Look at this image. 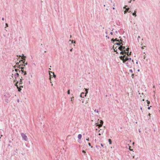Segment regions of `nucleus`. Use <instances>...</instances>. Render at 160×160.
I'll use <instances>...</instances> for the list:
<instances>
[{
    "label": "nucleus",
    "instance_id": "16",
    "mask_svg": "<svg viewBox=\"0 0 160 160\" xmlns=\"http://www.w3.org/2000/svg\"><path fill=\"white\" fill-rule=\"evenodd\" d=\"M5 100L7 103H8L9 100L8 99V98H6L5 99Z\"/></svg>",
    "mask_w": 160,
    "mask_h": 160
},
{
    "label": "nucleus",
    "instance_id": "46",
    "mask_svg": "<svg viewBox=\"0 0 160 160\" xmlns=\"http://www.w3.org/2000/svg\"><path fill=\"white\" fill-rule=\"evenodd\" d=\"M106 37H107L108 39H109V37H108L107 35L106 36Z\"/></svg>",
    "mask_w": 160,
    "mask_h": 160
},
{
    "label": "nucleus",
    "instance_id": "10",
    "mask_svg": "<svg viewBox=\"0 0 160 160\" xmlns=\"http://www.w3.org/2000/svg\"><path fill=\"white\" fill-rule=\"evenodd\" d=\"M24 68V67H21V68H20V69H21V70H19V72H21L22 74L23 73V69Z\"/></svg>",
    "mask_w": 160,
    "mask_h": 160
},
{
    "label": "nucleus",
    "instance_id": "6",
    "mask_svg": "<svg viewBox=\"0 0 160 160\" xmlns=\"http://www.w3.org/2000/svg\"><path fill=\"white\" fill-rule=\"evenodd\" d=\"M10 96H10V94H8V93H7L4 95V97L6 98H9L10 97Z\"/></svg>",
    "mask_w": 160,
    "mask_h": 160
},
{
    "label": "nucleus",
    "instance_id": "57",
    "mask_svg": "<svg viewBox=\"0 0 160 160\" xmlns=\"http://www.w3.org/2000/svg\"><path fill=\"white\" fill-rule=\"evenodd\" d=\"M146 47V46H143V47L142 48V49H144V47Z\"/></svg>",
    "mask_w": 160,
    "mask_h": 160
},
{
    "label": "nucleus",
    "instance_id": "50",
    "mask_svg": "<svg viewBox=\"0 0 160 160\" xmlns=\"http://www.w3.org/2000/svg\"><path fill=\"white\" fill-rule=\"evenodd\" d=\"M131 52H130L129 53H128L129 56H130L131 54Z\"/></svg>",
    "mask_w": 160,
    "mask_h": 160
},
{
    "label": "nucleus",
    "instance_id": "14",
    "mask_svg": "<svg viewBox=\"0 0 160 160\" xmlns=\"http://www.w3.org/2000/svg\"><path fill=\"white\" fill-rule=\"evenodd\" d=\"M136 11H135L134 12L132 13V15L133 16H134L135 17H136L137 16L136 13Z\"/></svg>",
    "mask_w": 160,
    "mask_h": 160
},
{
    "label": "nucleus",
    "instance_id": "55",
    "mask_svg": "<svg viewBox=\"0 0 160 160\" xmlns=\"http://www.w3.org/2000/svg\"><path fill=\"white\" fill-rule=\"evenodd\" d=\"M4 18H2V20H3V21H4Z\"/></svg>",
    "mask_w": 160,
    "mask_h": 160
},
{
    "label": "nucleus",
    "instance_id": "21",
    "mask_svg": "<svg viewBox=\"0 0 160 160\" xmlns=\"http://www.w3.org/2000/svg\"><path fill=\"white\" fill-rule=\"evenodd\" d=\"M116 44L117 45H118V46H121V43H120V42H118V43H117Z\"/></svg>",
    "mask_w": 160,
    "mask_h": 160
},
{
    "label": "nucleus",
    "instance_id": "39",
    "mask_svg": "<svg viewBox=\"0 0 160 160\" xmlns=\"http://www.w3.org/2000/svg\"><path fill=\"white\" fill-rule=\"evenodd\" d=\"M5 25H6V27H8V24L7 23H6Z\"/></svg>",
    "mask_w": 160,
    "mask_h": 160
},
{
    "label": "nucleus",
    "instance_id": "20",
    "mask_svg": "<svg viewBox=\"0 0 160 160\" xmlns=\"http://www.w3.org/2000/svg\"><path fill=\"white\" fill-rule=\"evenodd\" d=\"M108 142L110 144H112V140L111 139H108Z\"/></svg>",
    "mask_w": 160,
    "mask_h": 160
},
{
    "label": "nucleus",
    "instance_id": "36",
    "mask_svg": "<svg viewBox=\"0 0 160 160\" xmlns=\"http://www.w3.org/2000/svg\"><path fill=\"white\" fill-rule=\"evenodd\" d=\"M49 74H50L49 73ZM50 77H49V79L50 81H51V75L50 74Z\"/></svg>",
    "mask_w": 160,
    "mask_h": 160
},
{
    "label": "nucleus",
    "instance_id": "40",
    "mask_svg": "<svg viewBox=\"0 0 160 160\" xmlns=\"http://www.w3.org/2000/svg\"><path fill=\"white\" fill-rule=\"evenodd\" d=\"M86 140L87 141H89V138H87L86 139Z\"/></svg>",
    "mask_w": 160,
    "mask_h": 160
},
{
    "label": "nucleus",
    "instance_id": "44",
    "mask_svg": "<svg viewBox=\"0 0 160 160\" xmlns=\"http://www.w3.org/2000/svg\"><path fill=\"white\" fill-rule=\"evenodd\" d=\"M73 98H74V97H73L71 98V101H72V99Z\"/></svg>",
    "mask_w": 160,
    "mask_h": 160
},
{
    "label": "nucleus",
    "instance_id": "15",
    "mask_svg": "<svg viewBox=\"0 0 160 160\" xmlns=\"http://www.w3.org/2000/svg\"><path fill=\"white\" fill-rule=\"evenodd\" d=\"M51 72V73H52L53 74V77L54 78H56V76L54 74V73L53 72H49V73Z\"/></svg>",
    "mask_w": 160,
    "mask_h": 160
},
{
    "label": "nucleus",
    "instance_id": "11",
    "mask_svg": "<svg viewBox=\"0 0 160 160\" xmlns=\"http://www.w3.org/2000/svg\"><path fill=\"white\" fill-rule=\"evenodd\" d=\"M82 135L81 134H79L78 135V138L79 139H80L82 138Z\"/></svg>",
    "mask_w": 160,
    "mask_h": 160
},
{
    "label": "nucleus",
    "instance_id": "8",
    "mask_svg": "<svg viewBox=\"0 0 160 160\" xmlns=\"http://www.w3.org/2000/svg\"><path fill=\"white\" fill-rule=\"evenodd\" d=\"M126 56V55H123V56H120L119 57V58L121 60H122L124 58H125V57Z\"/></svg>",
    "mask_w": 160,
    "mask_h": 160
},
{
    "label": "nucleus",
    "instance_id": "59",
    "mask_svg": "<svg viewBox=\"0 0 160 160\" xmlns=\"http://www.w3.org/2000/svg\"><path fill=\"white\" fill-rule=\"evenodd\" d=\"M50 82L51 83V85H52V86H53V84L52 83V82L50 81Z\"/></svg>",
    "mask_w": 160,
    "mask_h": 160
},
{
    "label": "nucleus",
    "instance_id": "42",
    "mask_svg": "<svg viewBox=\"0 0 160 160\" xmlns=\"http://www.w3.org/2000/svg\"><path fill=\"white\" fill-rule=\"evenodd\" d=\"M82 152H83V153H86V152L85 151L83 150H82Z\"/></svg>",
    "mask_w": 160,
    "mask_h": 160
},
{
    "label": "nucleus",
    "instance_id": "62",
    "mask_svg": "<svg viewBox=\"0 0 160 160\" xmlns=\"http://www.w3.org/2000/svg\"><path fill=\"white\" fill-rule=\"evenodd\" d=\"M16 67H18L16 66H15L14 67V68H16Z\"/></svg>",
    "mask_w": 160,
    "mask_h": 160
},
{
    "label": "nucleus",
    "instance_id": "26",
    "mask_svg": "<svg viewBox=\"0 0 160 160\" xmlns=\"http://www.w3.org/2000/svg\"><path fill=\"white\" fill-rule=\"evenodd\" d=\"M122 61H123V63H125L126 61V60H125V58H124L122 60Z\"/></svg>",
    "mask_w": 160,
    "mask_h": 160
},
{
    "label": "nucleus",
    "instance_id": "51",
    "mask_svg": "<svg viewBox=\"0 0 160 160\" xmlns=\"http://www.w3.org/2000/svg\"><path fill=\"white\" fill-rule=\"evenodd\" d=\"M101 145L102 147H103V145L102 143L101 144Z\"/></svg>",
    "mask_w": 160,
    "mask_h": 160
},
{
    "label": "nucleus",
    "instance_id": "1",
    "mask_svg": "<svg viewBox=\"0 0 160 160\" xmlns=\"http://www.w3.org/2000/svg\"><path fill=\"white\" fill-rule=\"evenodd\" d=\"M21 134L23 139L25 141H28V138L25 134L23 133H21Z\"/></svg>",
    "mask_w": 160,
    "mask_h": 160
},
{
    "label": "nucleus",
    "instance_id": "28",
    "mask_svg": "<svg viewBox=\"0 0 160 160\" xmlns=\"http://www.w3.org/2000/svg\"><path fill=\"white\" fill-rule=\"evenodd\" d=\"M23 73H24L23 75H26L27 74V72H26V71H25V72H24V71H23Z\"/></svg>",
    "mask_w": 160,
    "mask_h": 160
},
{
    "label": "nucleus",
    "instance_id": "49",
    "mask_svg": "<svg viewBox=\"0 0 160 160\" xmlns=\"http://www.w3.org/2000/svg\"><path fill=\"white\" fill-rule=\"evenodd\" d=\"M107 34L108 33V31H107V30H106V32H105Z\"/></svg>",
    "mask_w": 160,
    "mask_h": 160
},
{
    "label": "nucleus",
    "instance_id": "3",
    "mask_svg": "<svg viewBox=\"0 0 160 160\" xmlns=\"http://www.w3.org/2000/svg\"><path fill=\"white\" fill-rule=\"evenodd\" d=\"M120 53L123 55H124V54H127V55L129 56L128 52H126L125 50L122 51L120 52Z\"/></svg>",
    "mask_w": 160,
    "mask_h": 160
},
{
    "label": "nucleus",
    "instance_id": "56",
    "mask_svg": "<svg viewBox=\"0 0 160 160\" xmlns=\"http://www.w3.org/2000/svg\"><path fill=\"white\" fill-rule=\"evenodd\" d=\"M131 60V58H129V61H130Z\"/></svg>",
    "mask_w": 160,
    "mask_h": 160
},
{
    "label": "nucleus",
    "instance_id": "54",
    "mask_svg": "<svg viewBox=\"0 0 160 160\" xmlns=\"http://www.w3.org/2000/svg\"><path fill=\"white\" fill-rule=\"evenodd\" d=\"M9 143H11L12 142V140H9Z\"/></svg>",
    "mask_w": 160,
    "mask_h": 160
},
{
    "label": "nucleus",
    "instance_id": "41",
    "mask_svg": "<svg viewBox=\"0 0 160 160\" xmlns=\"http://www.w3.org/2000/svg\"><path fill=\"white\" fill-rule=\"evenodd\" d=\"M18 69H15V71L16 72H18Z\"/></svg>",
    "mask_w": 160,
    "mask_h": 160
},
{
    "label": "nucleus",
    "instance_id": "24",
    "mask_svg": "<svg viewBox=\"0 0 160 160\" xmlns=\"http://www.w3.org/2000/svg\"><path fill=\"white\" fill-rule=\"evenodd\" d=\"M147 102L148 105V106L150 104V101H149L148 100H147Z\"/></svg>",
    "mask_w": 160,
    "mask_h": 160
},
{
    "label": "nucleus",
    "instance_id": "2",
    "mask_svg": "<svg viewBox=\"0 0 160 160\" xmlns=\"http://www.w3.org/2000/svg\"><path fill=\"white\" fill-rule=\"evenodd\" d=\"M21 61H22V60H20L19 62H17V63H16V64H17V65L18 66V68L20 69L21 67H22V66H25V64L23 65V64H19V63Z\"/></svg>",
    "mask_w": 160,
    "mask_h": 160
},
{
    "label": "nucleus",
    "instance_id": "18",
    "mask_svg": "<svg viewBox=\"0 0 160 160\" xmlns=\"http://www.w3.org/2000/svg\"><path fill=\"white\" fill-rule=\"evenodd\" d=\"M120 42V43H121V45H123V44H122V43L123 42V41L121 39L120 40H119V42Z\"/></svg>",
    "mask_w": 160,
    "mask_h": 160
},
{
    "label": "nucleus",
    "instance_id": "30",
    "mask_svg": "<svg viewBox=\"0 0 160 160\" xmlns=\"http://www.w3.org/2000/svg\"><path fill=\"white\" fill-rule=\"evenodd\" d=\"M84 94V93H83V92H82V93H81V95H80V97L82 98V95H83Z\"/></svg>",
    "mask_w": 160,
    "mask_h": 160
},
{
    "label": "nucleus",
    "instance_id": "12",
    "mask_svg": "<svg viewBox=\"0 0 160 160\" xmlns=\"http://www.w3.org/2000/svg\"><path fill=\"white\" fill-rule=\"evenodd\" d=\"M19 76V74L18 73H16L14 74V77L15 78H16L17 77H18Z\"/></svg>",
    "mask_w": 160,
    "mask_h": 160
},
{
    "label": "nucleus",
    "instance_id": "45",
    "mask_svg": "<svg viewBox=\"0 0 160 160\" xmlns=\"http://www.w3.org/2000/svg\"><path fill=\"white\" fill-rule=\"evenodd\" d=\"M88 145H89V146H91V144L90 143H88Z\"/></svg>",
    "mask_w": 160,
    "mask_h": 160
},
{
    "label": "nucleus",
    "instance_id": "31",
    "mask_svg": "<svg viewBox=\"0 0 160 160\" xmlns=\"http://www.w3.org/2000/svg\"><path fill=\"white\" fill-rule=\"evenodd\" d=\"M84 94V93H83V92H82V93H81V95H80V97L82 98V95H83Z\"/></svg>",
    "mask_w": 160,
    "mask_h": 160
},
{
    "label": "nucleus",
    "instance_id": "4",
    "mask_svg": "<svg viewBox=\"0 0 160 160\" xmlns=\"http://www.w3.org/2000/svg\"><path fill=\"white\" fill-rule=\"evenodd\" d=\"M18 82L17 81V82L15 85L17 86V87L18 89V91L19 92H20L21 91V89L20 88H19L18 87V86L17 85V84H18Z\"/></svg>",
    "mask_w": 160,
    "mask_h": 160
},
{
    "label": "nucleus",
    "instance_id": "38",
    "mask_svg": "<svg viewBox=\"0 0 160 160\" xmlns=\"http://www.w3.org/2000/svg\"><path fill=\"white\" fill-rule=\"evenodd\" d=\"M140 38V36H138V41H139V38Z\"/></svg>",
    "mask_w": 160,
    "mask_h": 160
},
{
    "label": "nucleus",
    "instance_id": "19",
    "mask_svg": "<svg viewBox=\"0 0 160 160\" xmlns=\"http://www.w3.org/2000/svg\"><path fill=\"white\" fill-rule=\"evenodd\" d=\"M125 60H126V61H128L129 60V58L125 56Z\"/></svg>",
    "mask_w": 160,
    "mask_h": 160
},
{
    "label": "nucleus",
    "instance_id": "29",
    "mask_svg": "<svg viewBox=\"0 0 160 160\" xmlns=\"http://www.w3.org/2000/svg\"><path fill=\"white\" fill-rule=\"evenodd\" d=\"M67 93L68 94H70V90H68V92H67Z\"/></svg>",
    "mask_w": 160,
    "mask_h": 160
},
{
    "label": "nucleus",
    "instance_id": "25",
    "mask_svg": "<svg viewBox=\"0 0 160 160\" xmlns=\"http://www.w3.org/2000/svg\"><path fill=\"white\" fill-rule=\"evenodd\" d=\"M94 112H97V113H98V114H99V111H98V110H97L96 109H95V110H94Z\"/></svg>",
    "mask_w": 160,
    "mask_h": 160
},
{
    "label": "nucleus",
    "instance_id": "37",
    "mask_svg": "<svg viewBox=\"0 0 160 160\" xmlns=\"http://www.w3.org/2000/svg\"><path fill=\"white\" fill-rule=\"evenodd\" d=\"M129 72H130L131 73H132L133 72L132 70V69L130 70H129Z\"/></svg>",
    "mask_w": 160,
    "mask_h": 160
},
{
    "label": "nucleus",
    "instance_id": "61",
    "mask_svg": "<svg viewBox=\"0 0 160 160\" xmlns=\"http://www.w3.org/2000/svg\"><path fill=\"white\" fill-rule=\"evenodd\" d=\"M24 64H25V65H27L28 64V63L27 62L25 63Z\"/></svg>",
    "mask_w": 160,
    "mask_h": 160
},
{
    "label": "nucleus",
    "instance_id": "7",
    "mask_svg": "<svg viewBox=\"0 0 160 160\" xmlns=\"http://www.w3.org/2000/svg\"><path fill=\"white\" fill-rule=\"evenodd\" d=\"M129 8H126L125 11H124V13L125 14L128 12H131V11H129Z\"/></svg>",
    "mask_w": 160,
    "mask_h": 160
},
{
    "label": "nucleus",
    "instance_id": "22",
    "mask_svg": "<svg viewBox=\"0 0 160 160\" xmlns=\"http://www.w3.org/2000/svg\"><path fill=\"white\" fill-rule=\"evenodd\" d=\"M22 79H22V78L20 79V84H22Z\"/></svg>",
    "mask_w": 160,
    "mask_h": 160
},
{
    "label": "nucleus",
    "instance_id": "52",
    "mask_svg": "<svg viewBox=\"0 0 160 160\" xmlns=\"http://www.w3.org/2000/svg\"><path fill=\"white\" fill-rule=\"evenodd\" d=\"M110 34L111 35H112L113 34V32H110Z\"/></svg>",
    "mask_w": 160,
    "mask_h": 160
},
{
    "label": "nucleus",
    "instance_id": "43",
    "mask_svg": "<svg viewBox=\"0 0 160 160\" xmlns=\"http://www.w3.org/2000/svg\"><path fill=\"white\" fill-rule=\"evenodd\" d=\"M151 107V106H150V107H149L148 108V109H150V107Z\"/></svg>",
    "mask_w": 160,
    "mask_h": 160
},
{
    "label": "nucleus",
    "instance_id": "34",
    "mask_svg": "<svg viewBox=\"0 0 160 160\" xmlns=\"http://www.w3.org/2000/svg\"><path fill=\"white\" fill-rule=\"evenodd\" d=\"M114 52H116L117 50V49L116 48H114Z\"/></svg>",
    "mask_w": 160,
    "mask_h": 160
},
{
    "label": "nucleus",
    "instance_id": "53",
    "mask_svg": "<svg viewBox=\"0 0 160 160\" xmlns=\"http://www.w3.org/2000/svg\"><path fill=\"white\" fill-rule=\"evenodd\" d=\"M72 49H73V48H72L71 49H70V51L71 52H72Z\"/></svg>",
    "mask_w": 160,
    "mask_h": 160
},
{
    "label": "nucleus",
    "instance_id": "32",
    "mask_svg": "<svg viewBox=\"0 0 160 160\" xmlns=\"http://www.w3.org/2000/svg\"><path fill=\"white\" fill-rule=\"evenodd\" d=\"M129 50V48H127L126 49L125 51H127V52H128Z\"/></svg>",
    "mask_w": 160,
    "mask_h": 160
},
{
    "label": "nucleus",
    "instance_id": "35",
    "mask_svg": "<svg viewBox=\"0 0 160 160\" xmlns=\"http://www.w3.org/2000/svg\"><path fill=\"white\" fill-rule=\"evenodd\" d=\"M127 7H128V6H125L124 7H123V8L124 9H126V8H126Z\"/></svg>",
    "mask_w": 160,
    "mask_h": 160
},
{
    "label": "nucleus",
    "instance_id": "47",
    "mask_svg": "<svg viewBox=\"0 0 160 160\" xmlns=\"http://www.w3.org/2000/svg\"><path fill=\"white\" fill-rule=\"evenodd\" d=\"M130 147H129V150H130V151H132V149H130Z\"/></svg>",
    "mask_w": 160,
    "mask_h": 160
},
{
    "label": "nucleus",
    "instance_id": "63",
    "mask_svg": "<svg viewBox=\"0 0 160 160\" xmlns=\"http://www.w3.org/2000/svg\"><path fill=\"white\" fill-rule=\"evenodd\" d=\"M20 88H22L23 86H20Z\"/></svg>",
    "mask_w": 160,
    "mask_h": 160
},
{
    "label": "nucleus",
    "instance_id": "9",
    "mask_svg": "<svg viewBox=\"0 0 160 160\" xmlns=\"http://www.w3.org/2000/svg\"><path fill=\"white\" fill-rule=\"evenodd\" d=\"M22 56L24 57V58L23 59V60L22 61H22L23 62V64H25V58H26V57L25 56H24V55L23 54H22Z\"/></svg>",
    "mask_w": 160,
    "mask_h": 160
},
{
    "label": "nucleus",
    "instance_id": "60",
    "mask_svg": "<svg viewBox=\"0 0 160 160\" xmlns=\"http://www.w3.org/2000/svg\"><path fill=\"white\" fill-rule=\"evenodd\" d=\"M17 57L19 56V57H21L22 56H21V55H19V56H18V55H17Z\"/></svg>",
    "mask_w": 160,
    "mask_h": 160
},
{
    "label": "nucleus",
    "instance_id": "33",
    "mask_svg": "<svg viewBox=\"0 0 160 160\" xmlns=\"http://www.w3.org/2000/svg\"><path fill=\"white\" fill-rule=\"evenodd\" d=\"M122 50H124V49H125V47H124V46H122Z\"/></svg>",
    "mask_w": 160,
    "mask_h": 160
},
{
    "label": "nucleus",
    "instance_id": "27",
    "mask_svg": "<svg viewBox=\"0 0 160 160\" xmlns=\"http://www.w3.org/2000/svg\"><path fill=\"white\" fill-rule=\"evenodd\" d=\"M115 41L119 42V39H118L117 38H116L115 39Z\"/></svg>",
    "mask_w": 160,
    "mask_h": 160
},
{
    "label": "nucleus",
    "instance_id": "58",
    "mask_svg": "<svg viewBox=\"0 0 160 160\" xmlns=\"http://www.w3.org/2000/svg\"><path fill=\"white\" fill-rule=\"evenodd\" d=\"M8 146L9 147H12V146L10 145V144H9Z\"/></svg>",
    "mask_w": 160,
    "mask_h": 160
},
{
    "label": "nucleus",
    "instance_id": "48",
    "mask_svg": "<svg viewBox=\"0 0 160 160\" xmlns=\"http://www.w3.org/2000/svg\"><path fill=\"white\" fill-rule=\"evenodd\" d=\"M70 41H71V43H72V44L73 43V40L71 41V40H70Z\"/></svg>",
    "mask_w": 160,
    "mask_h": 160
},
{
    "label": "nucleus",
    "instance_id": "13",
    "mask_svg": "<svg viewBox=\"0 0 160 160\" xmlns=\"http://www.w3.org/2000/svg\"><path fill=\"white\" fill-rule=\"evenodd\" d=\"M122 45H121L120 46V47H119L118 49H119V50H120V51H122Z\"/></svg>",
    "mask_w": 160,
    "mask_h": 160
},
{
    "label": "nucleus",
    "instance_id": "5",
    "mask_svg": "<svg viewBox=\"0 0 160 160\" xmlns=\"http://www.w3.org/2000/svg\"><path fill=\"white\" fill-rule=\"evenodd\" d=\"M100 124L98 125V126L99 127H101L102 126L103 122L102 120H100Z\"/></svg>",
    "mask_w": 160,
    "mask_h": 160
},
{
    "label": "nucleus",
    "instance_id": "64",
    "mask_svg": "<svg viewBox=\"0 0 160 160\" xmlns=\"http://www.w3.org/2000/svg\"><path fill=\"white\" fill-rule=\"evenodd\" d=\"M115 32H116V33H118V32H117V31H115Z\"/></svg>",
    "mask_w": 160,
    "mask_h": 160
},
{
    "label": "nucleus",
    "instance_id": "17",
    "mask_svg": "<svg viewBox=\"0 0 160 160\" xmlns=\"http://www.w3.org/2000/svg\"><path fill=\"white\" fill-rule=\"evenodd\" d=\"M88 89H85V91H86V92H85V96H86L87 94L88 93Z\"/></svg>",
    "mask_w": 160,
    "mask_h": 160
},
{
    "label": "nucleus",
    "instance_id": "23",
    "mask_svg": "<svg viewBox=\"0 0 160 160\" xmlns=\"http://www.w3.org/2000/svg\"><path fill=\"white\" fill-rule=\"evenodd\" d=\"M111 41L113 43L114 42V41H115V39H114L113 38H112L111 39Z\"/></svg>",
    "mask_w": 160,
    "mask_h": 160
}]
</instances>
